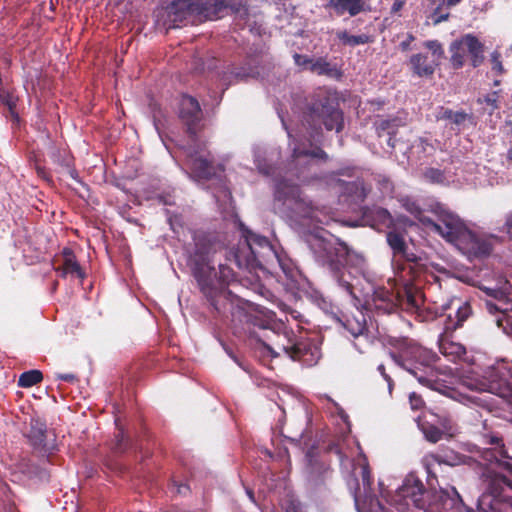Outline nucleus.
I'll use <instances>...</instances> for the list:
<instances>
[{"label": "nucleus", "mask_w": 512, "mask_h": 512, "mask_svg": "<svg viewBox=\"0 0 512 512\" xmlns=\"http://www.w3.org/2000/svg\"><path fill=\"white\" fill-rule=\"evenodd\" d=\"M424 46L429 49L434 56L441 58L444 56V49L438 40H429L424 43Z\"/></svg>", "instance_id": "obj_48"}, {"label": "nucleus", "mask_w": 512, "mask_h": 512, "mask_svg": "<svg viewBox=\"0 0 512 512\" xmlns=\"http://www.w3.org/2000/svg\"><path fill=\"white\" fill-rule=\"evenodd\" d=\"M480 289L487 296L484 299V307L492 315H495L501 309L506 310L509 302L512 301L509 297L508 282L503 287L490 288L484 286Z\"/></svg>", "instance_id": "obj_17"}, {"label": "nucleus", "mask_w": 512, "mask_h": 512, "mask_svg": "<svg viewBox=\"0 0 512 512\" xmlns=\"http://www.w3.org/2000/svg\"><path fill=\"white\" fill-rule=\"evenodd\" d=\"M409 64L414 74L419 77H430L435 72L436 63L427 54L417 53L410 57Z\"/></svg>", "instance_id": "obj_25"}, {"label": "nucleus", "mask_w": 512, "mask_h": 512, "mask_svg": "<svg viewBox=\"0 0 512 512\" xmlns=\"http://www.w3.org/2000/svg\"><path fill=\"white\" fill-rule=\"evenodd\" d=\"M51 158L54 163H57L61 166H70V160L69 157L62 156L61 151L57 148H53V151L51 153Z\"/></svg>", "instance_id": "obj_51"}, {"label": "nucleus", "mask_w": 512, "mask_h": 512, "mask_svg": "<svg viewBox=\"0 0 512 512\" xmlns=\"http://www.w3.org/2000/svg\"><path fill=\"white\" fill-rule=\"evenodd\" d=\"M343 317L344 319H339V322L353 337H359L368 332L366 315L362 310L356 309L351 315Z\"/></svg>", "instance_id": "obj_23"}, {"label": "nucleus", "mask_w": 512, "mask_h": 512, "mask_svg": "<svg viewBox=\"0 0 512 512\" xmlns=\"http://www.w3.org/2000/svg\"><path fill=\"white\" fill-rule=\"evenodd\" d=\"M481 390L497 396L501 400L498 405L512 413V365L502 364L488 370L481 382Z\"/></svg>", "instance_id": "obj_12"}, {"label": "nucleus", "mask_w": 512, "mask_h": 512, "mask_svg": "<svg viewBox=\"0 0 512 512\" xmlns=\"http://www.w3.org/2000/svg\"><path fill=\"white\" fill-rule=\"evenodd\" d=\"M407 0H394L391 8H390V14L391 15H400L401 10L406 5Z\"/></svg>", "instance_id": "obj_55"}, {"label": "nucleus", "mask_w": 512, "mask_h": 512, "mask_svg": "<svg viewBox=\"0 0 512 512\" xmlns=\"http://www.w3.org/2000/svg\"><path fill=\"white\" fill-rule=\"evenodd\" d=\"M365 6V0H329L326 7L336 16L348 14L354 17L364 12Z\"/></svg>", "instance_id": "obj_21"}, {"label": "nucleus", "mask_w": 512, "mask_h": 512, "mask_svg": "<svg viewBox=\"0 0 512 512\" xmlns=\"http://www.w3.org/2000/svg\"><path fill=\"white\" fill-rule=\"evenodd\" d=\"M301 156H306V157L309 156V157L319 158V159H323V160H327L328 159L327 153L323 149H321L319 147L316 148V149H313V150L294 149L292 157L294 159H298Z\"/></svg>", "instance_id": "obj_43"}, {"label": "nucleus", "mask_w": 512, "mask_h": 512, "mask_svg": "<svg viewBox=\"0 0 512 512\" xmlns=\"http://www.w3.org/2000/svg\"><path fill=\"white\" fill-rule=\"evenodd\" d=\"M63 256V264L61 267L56 269L57 272H60L62 277H66L67 275L75 276L79 279H84L86 274L82 267L80 266L77 258L71 248L65 247L62 250Z\"/></svg>", "instance_id": "obj_24"}, {"label": "nucleus", "mask_w": 512, "mask_h": 512, "mask_svg": "<svg viewBox=\"0 0 512 512\" xmlns=\"http://www.w3.org/2000/svg\"><path fill=\"white\" fill-rule=\"evenodd\" d=\"M193 142L194 144L187 151V164L195 179L208 181L217 177L219 172L224 171L223 165L214 163L209 151L204 154L205 143H199L197 139Z\"/></svg>", "instance_id": "obj_13"}, {"label": "nucleus", "mask_w": 512, "mask_h": 512, "mask_svg": "<svg viewBox=\"0 0 512 512\" xmlns=\"http://www.w3.org/2000/svg\"><path fill=\"white\" fill-rule=\"evenodd\" d=\"M471 306L468 303H463L461 306L458 307L456 311V323L454 328L461 327L463 323L469 318L471 315Z\"/></svg>", "instance_id": "obj_45"}, {"label": "nucleus", "mask_w": 512, "mask_h": 512, "mask_svg": "<svg viewBox=\"0 0 512 512\" xmlns=\"http://www.w3.org/2000/svg\"><path fill=\"white\" fill-rule=\"evenodd\" d=\"M221 318H230L235 327L245 333L253 334V328L268 329L272 322V315L254 308L249 302L230 293L219 291L207 300Z\"/></svg>", "instance_id": "obj_2"}, {"label": "nucleus", "mask_w": 512, "mask_h": 512, "mask_svg": "<svg viewBox=\"0 0 512 512\" xmlns=\"http://www.w3.org/2000/svg\"><path fill=\"white\" fill-rule=\"evenodd\" d=\"M30 428L25 432V435L29 438L34 446L44 447L46 446L45 440L47 438L48 429L44 418H31Z\"/></svg>", "instance_id": "obj_27"}, {"label": "nucleus", "mask_w": 512, "mask_h": 512, "mask_svg": "<svg viewBox=\"0 0 512 512\" xmlns=\"http://www.w3.org/2000/svg\"><path fill=\"white\" fill-rule=\"evenodd\" d=\"M306 459L308 462L310 474H322L328 469V467L325 464L317 463V461L314 459L313 449L308 450V452L306 453Z\"/></svg>", "instance_id": "obj_44"}, {"label": "nucleus", "mask_w": 512, "mask_h": 512, "mask_svg": "<svg viewBox=\"0 0 512 512\" xmlns=\"http://www.w3.org/2000/svg\"><path fill=\"white\" fill-rule=\"evenodd\" d=\"M351 188H355V190H360V194H359V197L361 198V200H364V198L366 197V192H365V188L363 187V185H358L356 183H353L351 184Z\"/></svg>", "instance_id": "obj_62"}, {"label": "nucleus", "mask_w": 512, "mask_h": 512, "mask_svg": "<svg viewBox=\"0 0 512 512\" xmlns=\"http://www.w3.org/2000/svg\"><path fill=\"white\" fill-rule=\"evenodd\" d=\"M362 218L367 225L378 231L390 229L394 226V219L390 212L379 206L364 207Z\"/></svg>", "instance_id": "obj_18"}, {"label": "nucleus", "mask_w": 512, "mask_h": 512, "mask_svg": "<svg viewBox=\"0 0 512 512\" xmlns=\"http://www.w3.org/2000/svg\"><path fill=\"white\" fill-rule=\"evenodd\" d=\"M261 343L272 357H278L282 352L293 361H299L307 367L316 365L320 359L319 347L308 338H296L292 331H285L282 339L276 342V347Z\"/></svg>", "instance_id": "obj_8"}, {"label": "nucleus", "mask_w": 512, "mask_h": 512, "mask_svg": "<svg viewBox=\"0 0 512 512\" xmlns=\"http://www.w3.org/2000/svg\"><path fill=\"white\" fill-rule=\"evenodd\" d=\"M318 261L326 267L336 279L338 284L353 298L354 287L350 282V273H346L347 265L354 258L356 265H362L364 258L352 251L349 246L339 238L335 243L325 239H319L314 248Z\"/></svg>", "instance_id": "obj_4"}, {"label": "nucleus", "mask_w": 512, "mask_h": 512, "mask_svg": "<svg viewBox=\"0 0 512 512\" xmlns=\"http://www.w3.org/2000/svg\"><path fill=\"white\" fill-rule=\"evenodd\" d=\"M0 102L5 105L12 116H17L15 109L17 98L10 91L0 87Z\"/></svg>", "instance_id": "obj_40"}, {"label": "nucleus", "mask_w": 512, "mask_h": 512, "mask_svg": "<svg viewBox=\"0 0 512 512\" xmlns=\"http://www.w3.org/2000/svg\"><path fill=\"white\" fill-rule=\"evenodd\" d=\"M259 171L266 175V176H270V175H274L275 174V168L272 167V166H268V165H259Z\"/></svg>", "instance_id": "obj_60"}, {"label": "nucleus", "mask_w": 512, "mask_h": 512, "mask_svg": "<svg viewBox=\"0 0 512 512\" xmlns=\"http://www.w3.org/2000/svg\"><path fill=\"white\" fill-rule=\"evenodd\" d=\"M243 238V248H238L234 253V262L238 268H262L273 259L278 260L274 247L266 237L244 229Z\"/></svg>", "instance_id": "obj_7"}, {"label": "nucleus", "mask_w": 512, "mask_h": 512, "mask_svg": "<svg viewBox=\"0 0 512 512\" xmlns=\"http://www.w3.org/2000/svg\"><path fill=\"white\" fill-rule=\"evenodd\" d=\"M309 70L318 75H331L333 69L331 64L323 57L313 59L312 65L309 66Z\"/></svg>", "instance_id": "obj_39"}, {"label": "nucleus", "mask_w": 512, "mask_h": 512, "mask_svg": "<svg viewBox=\"0 0 512 512\" xmlns=\"http://www.w3.org/2000/svg\"><path fill=\"white\" fill-rule=\"evenodd\" d=\"M503 471L491 472L487 480L489 506L493 512H512V465L506 463Z\"/></svg>", "instance_id": "obj_10"}, {"label": "nucleus", "mask_w": 512, "mask_h": 512, "mask_svg": "<svg viewBox=\"0 0 512 512\" xmlns=\"http://www.w3.org/2000/svg\"><path fill=\"white\" fill-rule=\"evenodd\" d=\"M491 71L495 76H500L506 72L502 64L501 53L499 51H493L491 53Z\"/></svg>", "instance_id": "obj_46"}, {"label": "nucleus", "mask_w": 512, "mask_h": 512, "mask_svg": "<svg viewBox=\"0 0 512 512\" xmlns=\"http://www.w3.org/2000/svg\"><path fill=\"white\" fill-rule=\"evenodd\" d=\"M293 59L297 66L303 67L308 70H309V66H311L312 62H313V58H311L307 55H302V54H298V53H295L293 55Z\"/></svg>", "instance_id": "obj_50"}, {"label": "nucleus", "mask_w": 512, "mask_h": 512, "mask_svg": "<svg viewBox=\"0 0 512 512\" xmlns=\"http://www.w3.org/2000/svg\"><path fill=\"white\" fill-rule=\"evenodd\" d=\"M437 215V221L428 217L420 218V221L447 242L457 247H461L464 241L471 239V230L457 215L442 209Z\"/></svg>", "instance_id": "obj_11"}, {"label": "nucleus", "mask_w": 512, "mask_h": 512, "mask_svg": "<svg viewBox=\"0 0 512 512\" xmlns=\"http://www.w3.org/2000/svg\"><path fill=\"white\" fill-rule=\"evenodd\" d=\"M232 74L235 76L237 80H246L247 78H254L256 77V73H254L252 70H246L244 68H236L232 71Z\"/></svg>", "instance_id": "obj_53"}, {"label": "nucleus", "mask_w": 512, "mask_h": 512, "mask_svg": "<svg viewBox=\"0 0 512 512\" xmlns=\"http://www.w3.org/2000/svg\"><path fill=\"white\" fill-rule=\"evenodd\" d=\"M178 116L183 125L186 126V131L191 140L195 141L203 119L202 109L198 100L190 95H182L179 101Z\"/></svg>", "instance_id": "obj_14"}, {"label": "nucleus", "mask_w": 512, "mask_h": 512, "mask_svg": "<svg viewBox=\"0 0 512 512\" xmlns=\"http://www.w3.org/2000/svg\"><path fill=\"white\" fill-rule=\"evenodd\" d=\"M304 119L315 129L324 126L327 131L334 130L336 133L344 129V113L337 99L327 91L320 90L311 97L304 111Z\"/></svg>", "instance_id": "obj_6"}, {"label": "nucleus", "mask_w": 512, "mask_h": 512, "mask_svg": "<svg viewBox=\"0 0 512 512\" xmlns=\"http://www.w3.org/2000/svg\"><path fill=\"white\" fill-rule=\"evenodd\" d=\"M419 147H421L423 152H427L428 148L430 149V152L434 151L433 145L431 143H429V141L425 138L419 139Z\"/></svg>", "instance_id": "obj_59"}, {"label": "nucleus", "mask_w": 512, "mask_h": 512, "mask_svg": "<svg viewBox=\"0 0 512 512\" xmlns=\"http://www.w3.org/2000/svg\"><path fill=\"white\" fill-rule=\"evenodd\" d=\"M424 486L419 479L407 478L403 485L398 489V494L404 499H410L411 502L419 507V502L422 500Z\"/></svg>", "instance_id": "obj_26"}, {"label": "nucleus", "mask_w": 512, "mask_h": 512, "mask_svg": "<svg viewBox=\"0 0 512 512\" xmlns=\"http://www.w3.org/2000/svg\"><path fill=\"white\" fill-rule=\"evenodd\" d=\"M449 62L454 70L464 67L466 61L473 68H478L485 60V45L471 33L462 35L449 45Z\"/></svg>", "instance_id": "obj_9"}, {"label": "nucleus", "mask_w": 512, "mask_h": 512, "mask_svg": "<svg viewBox=\"0 0 512 512\" xmlns=\"http://www.w3.org/2000/svg\"><path fill=\"white\" fill-rule=\"evenodd\" d=\"M337 38L342 42V44L351 47L368 44L372 41L371 36L367 34L351 35L347 31L338 32Z\"/></svg>", "instance_id": "obj_35"}, {"label": "nucleus", "mask_w": 512, "mask_h": 512, "mask_svg": "<svg viewBox=\"0 0 512 512\" xmlns=\"http://www.w3.org/2000/svg\"><path fill=\"white\" fill-rule=\"evenodd\" d=\"M416 422L425 438L432 443L438 442L443 437H454L458 432L450 418H438V424L430 423L426 418H416Z\"/></svg>", "instance_id": "obj_16"}, {"label": "nucleus", "mask_w": 512, "mask_h": 512, "mask_svg": "<svg viewBox=\"0 0 512 512\" xmlns=\"http://www.w3.org/2000/svg\"><path fill=\"white\" fill-rule=\"evenodd\" d=\"M290 426H291V423L288 422L287 418H284V422L282 425V434L290 440H293V441L300 440L303 436L304 429H300L297 432H292L290 430Z\"/></svg>", "instance_id": "obj_47"}, {"label": "nucleus", "mask_w": 512, "mask_h": 512, "mask_svg": "<svg viewBox=\"0 0 512 512\" xmlns=\"http://www.w3.org/2000/svg\"><path fill=\"white\" fill-rule=\"evenodd\" d=\"M234 278V272L233 270L224 264H219V274L217 277V273L212 271L211 273H208V279L211 283V285L216 288L217 290L225 293H231V291H227L224 289L225 285H228L231 280Z\"/></svg>", "instance_id": "obj_30"}, {"label": "nucleus", "mask_w": 512, "mask_h": 512, "mask_svg": "<svg viewBox=\"0 0 512 512\" xmlns=\"http://www.w3.org/2000/svg\"><path fill=\"white\" fill-rule=\"evenodd\" d=\"M409 403L411 405L412 410L419 411L424 407V401L422 397L416 393H411L409 396Z\"/></svg>", "instance_id": "obj_52"}, {"label": "nucleus", "mask_w": 512, "mask_h": 512, "mask_svg": "<svg viewBox=\"0 0 512 512\" xmlns=\"http://www.w3.org/2000/svg\"><path fill=\"white\" fill-rule=\"evenodd\" d=\"M172 28L180 27L190 18L195 17L194 0H173L168 12Z\"/></svg>", "instance_id": "obj_19"}, {"label": "nucleus", "mask_w": 512, "mask_h": 512, "mask_svg": "<svg viewBox=\"0 0 512 512\" xmlns=\"http://www.w3.org/2000/svg\"><path fill=\"white\" fill-rule=\"evenodd\" d=\"M326 450L329 453H335L339 457V460H340L341 463H343L344 460L347 459V456L343 452L342 447H341L339 441L338 442H331L330 444H328V446L326 447Z\"/></svg>", "instance_id": "obj_49"}, {"label": "nucleus", "mask_w": 512, "mask_h": 512, "mask_svg": "<svg viewBox=\"0 0 512 512\" xmlns=\"http://www.w3.org/2000/svg\"><path fill=\"white\" fill-rule=\"evenodd\" d=\"M420 258L413 252L400 253L396 258H393L392 265L394 268L395 276L399 281H415L422 272V266L419 263Z\"/></svg>", "instance_id": "obj_15"}, {"label": "nucleus", "mask_w": 512, "mask_h": 512, "mask_svg": "<svg viewBox=\"0 0 512 512\" xmlns=\"http://www.w3.org/2000/svg\"><path fill=\"white\" fill-rule=\"evenodd\" d=\"M495 316L497 326L502 328L507 335H512V301L509 302L506 310L501 309Z\"/></svg>", "instance_id": "obj_33"}, {"label": "nucleus", "mask_w": 512, "mask_h": 512, "mask_svg": "<svg viewBox=\"0 0 512 512\" xmlns=\"http://www.w3.org/2000/svg\"><path fill=\"white\" fill-rule=\"evenodd\" d=\"M400 294L396 295L393 291L385 287H378L373 293V302L377 310L384 313H392L397 309V302Z\"/></svg>", "instance_id": "obj_22"}, {"label": "nucleus", "mask_w": 512, "mask_h": 512, "mask_svg": "<svg viewBox=\"0 0 512 512\" xmlns=\"http://www.w3.org/2000/svg\"><path fill=\"white\" fill-rule=\"evenodd\" d=\"M378 370L381 373V375L388 381L389 387H391V378L386 374L384 365H379Z\"/></svg>", "instance_id": "obj_63"}, {"label": "nucleus", "mask_w": 512, "mask_h": 512, "mask_svg": "<svg viewBox=\"0 0 512 512\" xmlns=\"http://www.w3.org/2000/svg\"><path fill=\"white\" fill-rule=\"evenodd\" d=\"M397 119H381L379 121L375 122V127L378 135L380 136L381 133L387 132L388 134H394L397 128L396 124Z\"/></svg>", "instance_id": "obj_42"}, {"label": "nucleus", "mask_w": 512, "mask_h": 512, "mask_svg": "<svg viewBox=\"0 0 512 512\" xmlns=\"http://www.w3.org/2000/svg\"><path fill=\"white\" fill-rule=\"evenodd\" d=\"M57 378L65 382H74L77 379L76 375L72 373L58 374Z\"/></svg>", "instance_id": "obj_61"}, {"label": "nucleus", "mask_w": 512, "mask_h": 512, "mask_svg": "<svg viewBox=\"0 0 512 512\" xmlns=\"http://www.w3.org/2000/svg\"><path fill=\"white\" fill-rule=\"evenodd\" d=\"M439 351L450 361H456L466 353L462 344L453 342L443 336L439 339Z\"/></svg>", "instance_id": "obj_31"}, {"label": "nucleus", "mask_w": 512, "mask_h": 512, "mask_svg": "<svg viewBox=\"0 0 512 512\" xmlns=\"http://www.w3.org/2000/svg\"><path fill=\"white\" fill-rule=\"evenodd\" d=\"M36 170H37V174H38V176H40V177H42V178H44V179H47V172H46L45 168H43V167H37V169H36Z\"/></svg>", "instance_id": "obj_64"}, {"label": "nucleus", "mask_w": 512, "mask_h": 512, "mask_svg": "<svg viewBox=\"0 0 512 512\" xmlns=\"http://www.w3.org/2000/svg\"><path fill=\"white\" fill-rule=\"evenodd\" d=\"M415 40V37L413 34L408 33L406 40L402 41L400 43V48L402 51H408L410 49L411 43Z\"/></svg>", "instance_id": "obj_58"}, {"label": "nucleus", "mask_w": 512, "mask_h": 512, "mask_svg": "<svg viewBox=\"0 0 512 512\" xmlns=\"http://www.w3.org/2000/svg\"><path fill=\"white\" fill-rule=\"evenodd\" d=\"M424 178L433 184H443L446 181V176L443 170L438 168H427L424 172Z\"/></svg>", "instance_id": "obj_41"}, {"label": "nucleus", "mask_w": 512, "mask_h": 512, "mask_svg": "<svg viewBox=\"0 0 512 512\" xmlns=\"http://www.w3.org/2000/svg\"><path fill=\"white\" fill-rule=\"evenodd\" d=\"M440 119L451 121L453 124L460 126L466 120H470L472 116L465 111H453L452 109L446 108L441 112Z\"/></svg>", "instance_id": "obj_37"}, {"label": "nucleus", "mask_w": 512, "mask_h": 512, "mask_svg": "<svg viewBox=\"0 0 512 512\" xmlns=\"http://www.w3.org/2000/svg\"><path fill=\"white\" fill-rule=\"evenodd\" d=\"M329 412L331 414V416H339V417H342V416H347L345 414V411L344 409L339 405L337 404L336 402L334 401H329Z\"/></svg>", "instance_id": "obj_54"}, {"label": "nucleus", "mask_w": 512, "mask_h": 512, "mask_svg": "<svg viewBox=\"0 0 512 512\" xmlns=\"http://www.w3.org/2000/svg\"><path fill=\"white\" fill-rule=\"evenodd\" d=\"M274 208L291 220L318 221V208L303 195L298 185L285 178L274 179Z\"/></svg>", "instance_id": "obj_5"}, {"label": "nucleus", "mask_w": 512, "mask_h": 512, "mask_svg": "<svg viewBox=\"0 0 512 512\" xmlns=\"http://www.w3.org/2000/svg\"><path fill=\"white\" fill-rule=\"evenodd\" d=\"M191 239L186 245L188 263L201 292L208 300L219 292L211 285L208 273L214 271L215 255L225 250V241L221 233L204 229L192 230Z\"/></svg>", "instance_id": "obj_1"}, {"label": "nucleus", "mask_w": 512, "mask_h": 512, "mask_svg": "<svg viewBox=\"0 0 512 512\" xmlns=\"http://www.w3.org/2000/svg\"><path fill=\"white\" fill-rule=\"evenodd\" d=\"M43 380V374L40 370H29L23 372L18 379V386L23 388L32 387Z\"/></svg>", "instance_id": "obj_36"}, {"label": "nucleus", "mask_w": 512, "mask_h": 512, "mask_svg": "<svg viewBox=\"0 0 512 512\" xmlns=\"http://www.w3.org/2000/svg\"><path fill=\"white\" fill-rule=\"evenodd\" d=\"M460 248L466 249L476 256H488L492 252V244L483 238L478 237L471 231V239L462 243Z\"/></svg>", "instance_id": "obj_29"}, {"label": "nucleus", "mask_w": 512, "mask_h": 512, "mask_svg": "<svg viewBox=\"0 0 512 512\" xmlns=\"http://www.w3.org/2000/svg\"><path fill=\"white\" fill-rule=\"evenodd\" d=\"M398 351L392 357L396 363L413 375L420 384L434 388L438 371L434 366L439 357L409 338L395 339L392 343Z\"/></svg>", "instance_id": "obj_3"}, {"label": "nucleus", "mask_w": 512, "mask_h": 512, "mask_svg": "<svg viewBox=\"0 0 512 512\" xmlns=\"http://www.w3.org/2000/svg\"><path fill=\"white\" fill-rule=\"evenodd\" d=\"M500 92L493 91L486 94L483 98H478L479 104H485L486 111L489 115H492L497 109H499Z\"/></svg>", "instance_id": "obj_38"}, {"label": "nucleus", "mask_w": 512, "mask_h": 512, "mask_svg": "<svg viewBox=\"0 0 512 512\" xmlns=\"http://www.w3.org/2000/svg\"><path fill=\"white\" fill-rule=\"evenodd\" d=\"M504 227L509 238L512 240V211L506 215Z\"/></svg>", "instance_id": "obj_57"}, {"label": "nucleus", "mask_w": 512, "mask_h": 512, "mask_svg": "<svg viewBox=\"0 0 512 512\" xmlns=\"http://www.w3.org/2000/svg\"><path fill=\"white\" fill-rule=\"evenodd\" d=\"M386 240L393 251V258H396L400 253H405L407 244L400 233L389 231L386 235Z\"/></svg>", "instance_id": "obj_34"}, {"label": "nucleus", "mask_w": 512, "mask_h": 512, "mask_svg": "<svg viewBox=\"0 0 512 512\" xmlns=\"http://www.w3.org/2000/svg\"><path fill=\"white\" fill-rule=\"evenodd\" d=\"M403 286V294L406 300L407 308L417 309L420 305L421 294L418 288L413 284L414 281H400Z\"/></svg>", "instance_id": "obj_32"}, {"label": "nucleus", "mask_w": 512, "mask_h": 512, "mask_svg": "<svg viewBox=\"0 0 512 512\" xmlns=\"http://www.w3.org/2000/svg\"><path fill=\"white\" fill-rule=\"evenodd\" d=\"M362 482H363L364 487H367V488H370V486L372 484L371 474L367 467H364L362 469Z\"/></svg>", "instance_id": "obj_56"}, {"label": "nucleus", "mask_w": 512, "mask_h": 512, "mask_svg": "<svg viewBox=\"0 0 512 512\" xmlns=\"http://www.w3.org/2000/svg\"><path fill=\"white\" fill-rule=\"evenodd\" d=\"M195 17L200 21L218 19L227 5L223 0H194Z\"/></svg>", "instance_id": "obj_20"}, {"label": "nucleus", "mask_w": 512, "mask_h": 512, "mask_svg": "<svg viewBox=\"0 0 512 512\" xmlns=\"http://www.w3.org/2000/svg\"><path fill=\"white\" fill-rule=\"evenodd\" d=\"M126 418H115V425L118 430V433L115 435V442L112 447V450L117 454H122L129 449L136 448V445L132 441L128 432L124 430Z\"/></svg>", "instance_id": "obj_28"}]
</instances>
